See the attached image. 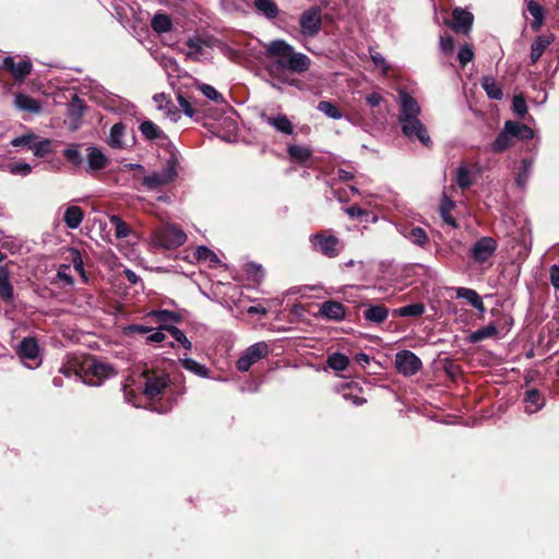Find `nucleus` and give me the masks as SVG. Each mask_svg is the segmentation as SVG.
Listing matches in <instances>:
<instances>
[{
    "label": "nucleus",
    "instance_id": "obj_52",
    "mask_svg": "<svg viewBox=\"0 0 559 559\" xmlns=\"http://www.w3.org/2000/svg\"><path fill=\"white\" fill-rule=\"evenodd\" d=\"M63 156L66 159L74 166H80L83 163V157L79 151V145H71L64 150Z\"/></svg>",
    "mask_w": 559,
    "mask_h": 559
},
{
    "label": "nucleus",
    "instance_id": "obj_43",
    "mask_svg": "<svg viewBox=\"0 0 559 559\" xmlns=\"http://www.w3.org/2000/svg\"><path fill=\"white\" fill-rule=\"evenodd\" d=\"M152 316H154L156 318V321L163 325H167V322L179 323L182 320L180 313L170 310H154L152 311Z\"/></svg>",
    "mask_w": 559,
    "mask_h": 559
},
{
    "label": "nucleus",
    "instance_id": "obj_44",
    "mask_svg": "<svg viewBox=\"0 0 559 559\" xmlns=\"http://www.w3.org/2000/svg\"><path fill=\"white\" fill-rule=\"evenodd\" d=\"M110 223L115 228L116 238L121 239L130 235L131 228L121 217L112 215L110 217Z\"/></svg>",
    "mask_w": 559,
    "mask_h": 559
},
{
    "label": "nucleus",
    "instance_id": "obj_10",
    "mask_svg": "<svg viewBox=\"0 0 559 559\" xmlns=\"http://www.w3.org/2000/svg\"><path fill=\"white\" fill-rule=\"evenodd\" d=\"M0 69L9 72L15 81L23 82L31 74L33 63L31 60L15 62L13 57H5L2 60Z\"/></svg>",
    "mask_w": 559,
    "mask_h": 559
},
{
    "label": "nucleus",
    "instance_id": "obj_39",
    "mask_svg": "<svg viewBox=\"0 0 559 559\" xmlns=\"http://www.w3.org/2000/svg\"><path fill=\"white\" fill-rule=\"evenodd\" d=\"M524 401L531 406H534V408L528 412L535 413L543 407L545 399L537 389H530L525 392Z\"/></svg>",
    "mask_w": 559,
    "mask_h": 559
},
{
    "label": "nucleus",
    "instance_id": "obj_27",
    "mask_svg": "<svg viewBox=\"0 0 559 559\" xmlns=\"http://www.w3.org/2000/svg\"><path fill=\"white\" fill-rule=\"evenodd\" d=\"M527 11L534 17L531 23V27L534 32L539 31L545 20V10L544 8L536 1L530 0L526 4Z\"/></svg>",
    "mask_w": 559,
    "mask_h": 559
},
{
    "label": "nucleus",
    "instance_id": "obj_14",
    "mask_svg": "<svg viewBox=\"0 0 559 559\" xmlns=\"http://www.w3.org/2000/svg\"><path fill=\"white\" fill-rule=\"evenodd\" d=\"M86 108L85 103L76 94H73L67 108V117L71 130H78L80 128Z\"/></svg>",
    "mask_w": 559,
    "mask_h": 559
},
{
    "label": "nucleus",
    "instance_id": "obj_55",
    "mask_svg": "<svg viewBox=\"0 0 559 559\" xmlns=\"http://www.w3.org/2000/svg\"><path fill=\"white\" fill-rule=\"evenodd\" d=\"M457 58L462 68H464L474 58V51L467 44L463 45L457 53Z\"/></svg>",
    "mask_w": 559,
    "mask_h": 559
},
{
    "label": "nucleus",
    "instance_id": "obj_48",
    "mask_svg": "<svg viewBox=\"0 0 559 559\" xmlns=\"http://www.w3.org/2000/svg\"><path fill=\"white\" fill-rule=\"evenodd\" d=\"M29 150L33 151L34 155L37 157H45L52 151V142L49 139H44L39 142L33 143L29 146Z\"/></svg>",
    "mask_w": 559,
    "mask_h": 559
},
{
    "label": "nucleus",
    "instance_id": "obj_12",
    "mask_svg": "<svg viewBox=\"0 0 559 559\" xmlns=\"http://www.w3.org/2000/svg\"><path fill=\"white\" fill-rule=\"evenodd\" d=\"M402 123V132L409 139H417L424 146L431 147L432 141L427 128L419 119L407 120Z\"/></svg>",
    "mask_w": 559,
    "mask_h": 559
},
{
    "label": "nucleus",
    "instance_id": "obj_45",
    "mask_svg": "<svg viewBox=\"0 0 559 559\" xmlns=\"http://www.w3.org/2000/svg\"><path fill=\"white\" fill-rule=\"evenodd\" d=\"M180 361H181V366L185 369H187V370H189V371H191V372H193V373H195V374H198L200 377H207L209 376L210 370L204 365L199 364L194 359H192V358H183Z\"/></svg>",
    "mask_w": 559,
    "mask_h": 559
},
{
    "label": "nucleus",
    "instance_id": "obj_7",
    "mask_svg": "<svg viewBox=\"0 0 559 559\" xmlns=\"http://www.w3.org/2000/svg\"><path fill=\"white\" fill-rule=\"evenodd\" d=\"M267 354L269 345L265 342H258L246 349L237 360L236 367L239 371H248L252 365L266 357Z\"/></svg>",
    "mask_w": 559,
    "mask_h": 559
},
{
    "label": "nucleus",
    "instance_id": "obj_47",
    "mask_svg": "<svg viewBox=\"0 0 559 559\" xmlns=\"http://www.w3.org/2000/svg\"><path fill=\"white\" fill-rule=\"evenodd\" d=\"M162 330L170 333V335L182 345L186 349H191L192 343L187 338L186 334L175 325H162Z\"/></svg>",
    "mask_w": 559,
    "mask_h": 559
},
{
    "label": "nucleus",
    "instance_id": "obj_22",
    "mask_svg": "<svg viewBox=\"0 0 559 559\" xmlns=\"http://www.w3.org/2000/svg\"><path fill=\"white\" fill-rule=\"evenodd\" d=\"M555 40V36L540 35L538 36L531 46L530 58L532 63H536L543 56L545 49Z\"/></svg>",
    "mask_w": 559,
    "mask_h": 559
},
{
    "label": "nucleus",
    "instance_id": "obj_46",
    "mask_svg": "<svg viewBox=\"0 0 559 559\" xmlns=\"http://www.w3.org/2000/svg\"><path fill=\"white\" fill-rule=\"evenodd\" d=\"M124 129H126V127L122 122L115 123L110 128L109 144L111 147H116V148L122 147L121 138L124 133Z\"/></svg>",
    "mask_w": 559,
    "mask_h": 559
},
{
    "label": "nucleus",
    "instance_id": "obj_19",
    "mask_svg": "<svg viewBox=\"0 0 559 559\" xmlns=\"http://www.w3.org/2000/svg\"><path fill=\"white\" fill-rule=\"evenodd\" d=\"M86 152V160L90 170L98 171L107 167L108 158L98 147L88 146Z\"/></svg>",
    "mask_w": 559,
    "mask_h": 559
},
{
    "label": "nucleus",
    "instance_id": "obj_30",
    "mask_svg": "<svg viewBox=\"0 0 559 559\" xmlns=\"http://www.w3.org/2000/svg\"><path fill=\"white\" fill-rule=\"evenodd\" d=\"M266 121L281 133L287 135L294 133V126L286 115L271 116L266 118Z\"/></svg>",
    "mask_w": 559,
    "mask_h": 559
},
{
    "label": "nucleus",
    "instance_id": "obj_49",
    "mask_svg": "<svg viewBox=\"0 0 559 559\" xmlns=\"http://www.w3.org/2000/svg\"><path fill=\"white\" fill-rule=\"evenodd\" d=\"M533 163L531 159L524 158L521 160L518 177L515 179L519 187H524L528 179Z\"/></svg>",
    "mask_w": 559,
    "mask_h": 559
},
{
    "label": "nucleus",
    "instance_id": "obj_29",
    "mask_svg": "<svg viewBox=\"0 0 559 559\" xmlns=\"http://www.w3.org/2000/svg\"><path fill=\"white\" fill-rule=\"evenodd\" d=\"M83 217V210L78 205H71L64 212L63 222L69 228L75 229L81 225Z\"/></svg>",
    "mask_w": 559,
    "mask_h": 559
},
{
    "label": "nucleus",
    "instance_id": "obj_64",
    "mask_svg": "<svg viewBox=\"0 0 559 559\" xmlns=\"http://www.w3.org/2000/svg\"><path fill=\"white\" fill-rule=\"evenodd\" d=\"M165 334L162 331H156L147 336V341L152 343H159L165 340Z\"/></svg>",
    "mask_w": 559,
    "mask_h": 559
},
{
    "label": "nucleus",
    "instance_id": "obj_17",
    "mask_svg": "<svg viewBox=\"0 0 559 559\" xmlns=\"http://www.w3.org/2000/svg\"><path fill=\"white\" fill-rule=\"evenodd\" d=\"M401 98V114L399 118L400 122L418 119V116L420 114V107L417 100L407 93H403Z\"/></svg>",
    "mask_w": 559,
    "mask_h": 559
},
{
    "label": "nucleus",
    "instance_id": "obj_26",
    "mask_svg": "<svg viewBox=\"0 0 559 559\" xmlns=\"http://www.w3.org/2000/svg\"><path fill=\"white\" fill-rule=\"evenodd\" d=\"M514 144L512 135L507 131V127L498 133L497 138L491 144V151L496 154L503 153Z\"/></svg>",
    "mask_w": 559,
    "mask_h": 559
},
{
    "label": "nucleus",
    "instance_id": "obj_23",
    "mask_svg": "<svg viewBox=\"0 0 559 559\" xmlns=\"http://www.w3.org/2000/svg\"><path fill=\"white\" fill-rule=\"evenodd\" d=\"M504 124L507 127V131L512 135L513 139L531 140L534 136L532 128L522 122L508 120Z\"/></svg>",
    "mask_w": 559,
    "mask_h": 559
},
{
    "label": "nucleus",
    "instance_id": "obj_9",
    "mask_svg": "<svg viewBox=\"0 0 559 559\" xmlns=\"http://www.w3.org/2000/svg\"><path fill=\"white\" fill-rule=\"evenodd\" d=\"M423 367L419 357L408 349H403L395 355V368L403 376H413Z\"/></svg>",
    "mask_w": 559,
    "mask_h": 559
},
{
    "label": "nucleus",
    "instance_id": "obj_3",
    "mask_svg": "<svg viewBox=\"0 0 559 559\" xmlns=\"http://www.w3.org/2000/svg\"><path fill=\"white\" fill-rule=\"evenodd\" d=\"M145 379L143 394L151 401L152 409L158 413L167 412L166 407H160L154 402L156 397L162 395L170 384V377L164 370L146 369L142 373Z\"/></svg>",
    "mask_w": 559,
    "mask_h": 559
},
{
    "label": "nucleus",
    "instance_id": "obj_56",
    "mask_svg": "<svg viewBox=\"0 0 559 559\" xmlns=\"http://www.w3.org/2000/svg\"><path fill=\"white\" fill-rule=\"evenodd\" d=\"M36 138L37 136L34 133L23 134L21 136L14 138L11 141V145L14 147L27 146L29 148V146L33 145V142Z\"/></svg>",
    "mask_w": 559,
    "mask_h": 559
},
{
    "label": "nucleus",
    "instance_id": "obj_59",
    "mask_svg": "<svg viewBox=\"0 0 559 559\" xmlns=\"http://www.w3.org/2000/svg\"><path fill=\"white\" fill-rule=\"evenodd\" d=\"M345 213L352 218L369 216L370 214L368 210L362 209L357 204L346 207Z\"/></svg>",
    "mask_w": 559,
    "mask_h": 559
},
{
    "label": "nucleus",
    "instance_id": "obj_40",
    "mask_svg": "<svg viewBox=\"0 0 559 559\" xmlns=\"http://www.w3.org/2000/svg\"><path fill=\"white\" fill-rule=\"evenodd\" d=\"M455 182L462 190L469 189L473 186L472 173L466 166H460L456 169Z\"/></svg>",
    "mask_w": 559,
    "mask_h": 559
},
{
    "label": "nucleus",
    "instance_id": "obj_28",
    "mask_svg": "<svg viewBox=\"0 0 559 559\" xmlns=\"http://www.w3.org/2000/svg\"><path fill=\"white\" fill-rule=\"evenodd\" d=\"M455 203L443 192L442 199L439 206V213L444 223L456 228V219L451 215V211L454 209Z\"/></svg>",
    "mask_w": 559,
    "mask_h": 559
},
{
    "label": "nucleus",
    "instance_id": "obj_58",
    "mask_svg": "<svg viewBox=\"0 0 559 559\" xmlns=\"http://www.w3.org/2000/svg\"><path fill=\"white\" fill-rule=\"evenodd\" d=\"M444 371L450 378L454 379L462 373V368L460 365L455 364L454 360L447 359L444 362Z\"/></svg>",
    "mask_w": 559,
    "mask_h": 559
},
{
    "label": "nucleus",
    "instance_id": "obj_18",
    "mask_svg": "<svg viewBox=\"0 0 559 559\" xmlns=\"http://www.w3.org/2000/svg\"><path fill=\"white\" fill-rule=\"evenodd\" d=\"M362 307H365L364 318L368 322L381 324L388 319L389 309L383 304H364Z\"/></svg>",
    "mask_w": 559,
    "mask_h": 559
},
{
    "label": "nucleus",
    "instance_id": "obj_5",
    "mask_svg": "<svg viewBox=\"0 0 559 559\" xmlns=\"http://www.w3.org/2000/svg\"><path fill=\"white\" fill-rule=\"evenodd\" d=\"M178 165L179 159L177 154L175 152H170L165 167L160 171H154L153 174L145 176L142 180V185L148 190H157L163 186L171 183L178 176Z\"/></svg>",
    "mask_w": 559,
    "mask_h": 559
},
{
    "label": "nucleus",
    "instance_id": "obj_61",
    "mask_svg": "<svg viewBox=\"0 0 559 559\" xmlns=\"http://www.w3.org/2000/svg\"><path fill=\"white\" fill-rule=\"evenodd\" d=\"M551 285L559 290V266L554 264L549 269Z\"/></svg>",
    "mask_w": 559,
    "mask_h": 559
},
{
    "label": "nucleus",
    "instance_id": "obj_20",
    "mask_svg": "<svg viewBox=\"0 0 559 559\" xmlns=\"http://www.w3.org/2000/svg\"><path fill=\"white\" fill-rule=\"evenodd\" d=\"M14 106L22 111L29 114H39L41 111L40 103L23 93H17L14 97Z\"/></svg>",
    "mask_w": 559,
    "mask_h": 559
},
{
    "label": "nucleus",
    "instance_id": "obj_42",
    "mask_svg": "<svg viewBox=\"0 0 559 559\" xmlns=\"http://www.w3.org/2000/svg\"><path fill=\"white\" fill-rule=\"evenodd\" d=\"M317 109L323 112L326 117L335 120L341 119L343 117L342 110L330 100L319 102Z\"/></svg>",
    "mask_w": 559,
    "mask_h": 559
},
{
    "label": "nucleus",
    "instance_id": "obj_8",
    "mask_svg": "<svg viewBox=\"0 0 559 559\" xmlns=\"http://www.w3.org/2000/svg\"><path fill=\"white\" fill-rule=\"evenodd\" d=\"M301 34L308 37H314L322 27L321 10L312 7L302 12L299 19Z\"/></svg>",
    "mask_w": 559,
    "mask_h": 559
},
{
    "label": "nucleus",
    "instance_id": "obj_4",
    "mask_svg": "<svg viewBox=\"0 0 559 559\" xmlns=\"http://www.w3.org/2000/svg\"><path fill=\"white\" fill-rule=\"evenodd\" d=\"M309 242L314 252L329 259L338 257L344 248L343 241L331 229H321L312 234Z\"/></svg>",
    "mask_w": 559,
    "mask_h": 559
},
{
    "label": "nucleus",
    "instance_id": "obj_51",
    "mask_svg": "<svg viewBox=\"0 0 559 559\" xmlns=\"http://www.w3.org/2000/svg\"><path fill=\"white\" fill-rule=\"evenodd\" d=\"M195 257L198 260L207 261L211 264H217L219 262L218 257L212 250L205 246H200L195 250Z\"/></svg>",
    "mask_w": 559,
    "mask_h": 559
},
{
    "label": "nucleus",
    "instance_id": "obj_25",
    "mask_svg": "<svg viewBox=\"0 0 559 559\" xmlns=\"http://www.w3.org/2000/svg\"><path fill=\"white\" fill-rule=\"evenodd\" d=\"M456 297L465 299L471 306L480 312L485 311L484 302L476 290L466 287H459L456 289Z\"/></svg>",
    "mask_w": 559,
    "mask_h": 559
},
{
    "label": "nucleus",
    "instance_id": "obj_15",
    "mask_svg": "<svg viewBox=\"0 0 559 559\" xmlns=\"http://www.w3.org/2000/svg\"><path fill=\"white\" fill-rule=\"evenodd\" d=\"M346 308L337 300H325L320 305L319 316L331 321H342L345 318Z\"/></svg>",
    "mask_w": 559,
    "mask_h": 559
},
{
    "label": "nucleus",
    "instance_id": "obj_11",
    "mask_svg": "<svg viewBox=\"0 0 559 559\" xmlns=\"http://www.w3.org/2000/svg\"><path fill=\"white\" fill-rule=\"evenodd\" d=\"M497 241L491 237H481L471 248V257L477 263L487 262L497 250Z\"/></svg>",
    "mask_w": 559,
    "mask_h": 559
},
{
    "label": "nucleus",
    "instance_id": "obj_63",
    "mask_svg": "<svg viewBox=\"0 0 559 559\" xmlns=\"http://www.w3.org/2000/svg\"><path fill=\"white\" fill-rule=\"evenodd\" d=\"M186 45L194 52V53H201L202 52V46L197 39L189 38L186 43Z\"/></svg>",
    "mask_w": 559,
    "mask_h": 559
},
{
    "label": "nucleus",
    "instance_id": "obj_16",
    "mask_svg": "<svg viewBox=\"0 0 559 559\" xmlns=\"http://www.w3.org/2000/svg\"><path fill=\"white\" fill-rule=\"evenodd\" d=\"M39 344L35 336L24 337L16 347V354L22 360H34L39 356Z\"/></svg>",
    "mask_w": 559,
    "mask_h": 559
},
{
    "label": "nucleus",
    "instance_id": "obj_37",
    "mask_svg": "<svg viewBox=\"0 0 559 559\" xmlns=\"http://www.w3.org/2000/svg\"><path fill=\"white\" fill-rule=\"evenodd\" d=\"M70 261L74 267V270L79 273L80 277L84 283H88V277L84 269V262L81 255V252L76 248H70Z\"/></svg>",
    "mask_w": 559,
    "mask_h": 559
},
{
    "label": "nucleus",
    "instance_id": "obj_35",
    "mask_svg": "<svg viewBox=\"0 0 559 559\" xmlns=\"http://www.w3.org/2000/svg\"><path fill=\"white\" fill-rule=\"evenodd\" d=\"M498 333L497 326L492 323L483 326L469 334L468 341L471 343H478L486 338L496 336Z\"/></svg>",
    "mask_w": 559,
    "mask_h": 559
},
{
    "label": "nucleus",
    "instance_id": "obj_50",
    "mask_svg": "<svg viewBox=\"0 0 559 559\" xmlns=\"http://www.w3.org/2000/svg\"><path fill=\"white\" fill-rule=\"evenodd\" d=\"M407 238L409 240H412L415 245H418V246H425L428 241V236L425 231L424 228L421 227H412L408 235H407Z\"/></svg>",
    "mask_w": 559,
    "mask_h": 559
},
{
    "label": "nucleus",
    "instance_id": "obj_2",
    "mask_svg": "<svg viewBox=\"0 0 559 559\" xmlns=\"http://www.w3.org/2000/svg\"><path fill=\"white\" fill-rule=\"evenodd\" d=\"M70 370L74 371L83 382L90 385H99L105 379L116 374L112 366L97 360L94 356L87 355L82 358L74 357L69 361L67 368L60 371L66 376L70 374Z\"/></svg>",
    "mask_w": 559,
    "mask_h": 559
},
{
    "label": "nucleus",
    "instance_id": "obj_60",
    "mask_svg": "<svg viewBox=\"0 0 559 559\" xmlns=\"http://www.w3.org/2000/svg\"><path fill=\"white\" fill-rule=\"evenodd\" d=\"M440 46L444 53H451L454 49V39L452 36H442L440 38Z\"/></svg>",
    "mask_w": 559,
    "mask_h": 559
},
{
    "label": "nucleus",
    "instance_id": "obj_6",
    "mask_svg": "<svg viewBox=\"0 0 559 559\" xmlns=\"http://www.w3.org/2000/svg\"><path fill=\"white\" fill-rule=\"evenodd\" d=\"M186 240L187 235L176 225H167L155 233L156 243L167 250L182 246Z\"/></svg>",
    "mask_w": 559,
    "mask_h": 559
},
{
    "label": "nucleus",
    "instance_id": "obj_32",
    "mask_svg": "<svg viewBox=\"0 0 559 559\" xmlns=\"http://www.w3.org/2000/svg\"><path fill=\"white\" fill-rule=\"evenodd\" d=\"M426 307L423 302H415L393 310L394 317H420L425 313Z\"/></svg>",
    "mask_w": 559,
    "mask_h": 559
},
{
    "label": "nucleus",
    "instance_id": "obj_36",
    "mask_svg": "<svg viewBox=\"0 0 559 559\" xmlns=\"http://www.w3.org/2000/svg\"><path fill=\"white\" fill-rule=\"evenodd\" d=\"M287 152L289 157L298 163H306L312 156V151L309 147L295 144L289 145Z\"/></svg>",
    "mask_w": 559,
    "mask_h": 559
},
{
    "label": "nucleus",
    "instance_id": "obj_53",
    "mask_svg": "<svg viewBox=\"0 0 559 559\" xmlns=\"http://www.w3.org/2000/svg\"><path fill=\"white\" fill-rule=\"evenodd\" d=\"M200 90L206 98L213 100L214 103H216V104L225 103L224 96L218 91H216L212 85L201 84Z\"/></svg>",
    "mask_w": 559,
    "mask_h": 559
},
{
    "label": "nucleus",
    "instance_id": "obj_21",
    "mask_svg": "<svg viewBox=\"0 0 559 559\" xmlns=\"http://www.w3.org/2000/svg\"><path fill=\"white\" fill-rule=\"evenodd\" d=\"M14 288L10 282V272L5 265H0V299L4 302H12Z\"/></svg>",
    "mask_w": 559,
    "mask_h": 559
},
{
    "label": "nucleus",
    "instance_id": "obj_41",
    "mask_svg": "<svg viewBox=\"0 0 559 559\" xmlns=\"http://www.w3.org/2000/svg\"><path fill=\"white\" fill-rule=\"evenodd\" d=\"M348 365V357L342 353H334L328 357V366L335 371H344Z\"/></svg>",
    "mask_w": 559,
    "mask_h": 559
},
{
    "label": "nucleus",
    "instance_id": "obj_31",
    "mask_svg": "<svg viewBox=\"0 0 559 559\" xmlns=\"http://www.w3.org/2000/svg\"><path fill=\"white\" fill-rule=\"evenodd\" d=\"M140 131L143 136L148 141H155L159 139H165V133L159 129V127L151 120H144L140 127Z\"/></svg>",
    "mask_w": 559,
    "mask_h": 559
},
{
    "label": "nucleus",
    "instance_id": "obj_57",
    "mask_svg": "<svg viewBox=\"0 0 559 559\" xmlns=\"http://www.w3.org/2000/svg\"><path fill=\"white\" fill-rule=\"evenodd\" d=\"M70 266L68 264H61L57 271V277L61 280L66 285L73 286L74 278L69 274Z\"/></svg>",
    "mask_w": 559,
    "mask_h": 559
},
{
    "label": "nucleus",
    "instance_id": "obj_24",
    "mask_svg": "<svg viewBox=\"0 0 559 559\" xmlns=\"http://www.w3.org/2000/svg\"><path fill=\"white\" fill-rule=\"evenodd\" d=\"M253 8L269 20L276 19L280 13L278 5L273 0H254Z\"/></svg>",
    "mask_w": 559,
    "mask_h": 559
},
{
    "label": "nucleus",
    "instance_id": "obj_54",
    "mask_svg": "<svg viewBox=\"0 0 559 559\" xmlns=\"http://www.w3.org/2000/svg\"><path fill=\"white\" fill-rule=\"evenodd\" d=\"M512 110L520 117L524 118L527 114V105L523 95H515L512 102Z\"/></svg>",
    "mask_w": 559,
    "mask_h": 559
},
{
    "label": "nucleus",
    "instance_id": "obj_62",
    "mask_svg": "<svg viewBox=\"0 0 559 559\" xmlns=\"http://www.w3.org/2000/svg\"><path fill=\"white\" fill-rule=\"evenodd\" d=\"M382 99H383L382 96L379 93L374 92V93L367 95L366 103L370 107H378L381 104Z\"/></svg>",
    "mask_w": 559,
    "mask_h": 559
},
{
    "label": "nucleus",
    "instance_id": "obj_33",
    "mask_svg": "<svg viewBox=\"0 0 559 559\" xmlns=\"http://www.w3.org/2000/svg\"><path fill=\"white\" fill-rule=\"evenodd\" d=\"M151 26L156 33H167L173 28V22L168 14L156 13L151 21Z\"/></svg>",
    "mask_w": 559,
    "mask_h": 559
},
{
    "label": "nucleus",
    "instance_id": "obj_13",
    "mask_svg": "<svg viewBox=\"0 0 559 559\" xmlns=\"http://www.w3.org/2000/svg\"><path fill=\"white\" fill-rule=\"evenodd\" d=\"M474 22V15L460 7L452 11L451 21H445L447 25L457 34H468Z\"/></svg>",
    "mask_w": 559,
    "mask_h": 559
},
{
    "label": "nucleus",
    "instance_id": "obj_1",
    "mask_svg": "<svg viewBox=\"0 0 559 559\" xmlns=\"http://www.w3.org/2000/svg\"><path fill=\"white\" fill-rule=\"evenodd\" d=\"M267 60L266 70L272 78L281 79L282 74H302L310 68V58L295 50L284 39H274L264 46Z\"/></svg>",
    "mask_w": 559,
    "mask_h": 559
},
{
    "label": "nucleus",
    "instance_id": "obj_38",
    "mask_svg": "<svg viewBox=\"0 0 559 559\" xmlns=\"http://www.w3.org/2000/svg\"><path fill=\"white\" fill-rule=\"evenodd\" d=\"M481 86L491 99L499 100L502 98L503 93L500 86L496 83L495 79L485 76L481 81Z\"/></svg>",
    "mask_w": 559,
    "mask_h": 559
},
{
    "label": "nucleus",
    "instance_id": "obj_34",
    "mask_svg": "<svg viewBox=\"0 0 559 559\" xmlns=\"http://www.w3.org/2000/svg\"><path fill=\"white\" fill-rule=\"evenodd\" d=\"M177 100L186 116L194 118L195 120L201 119V111L195 107L199 103H191L181 93H177Z\"/></svg>",
    "mask_w": 559,
    "mask_h": 559
}]
</instances>
